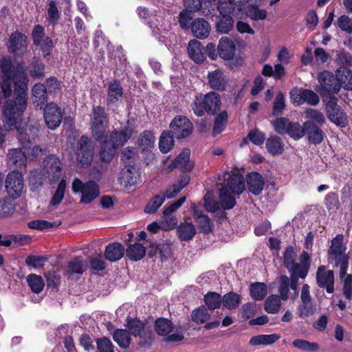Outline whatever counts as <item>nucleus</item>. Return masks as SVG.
<instances>
[{
    "label": "nucleus",
    "instance_id": "de8ad7c7",
    "mask_svg": "<svg viewBox=\"0 0 352 352\" xmlns=\"http://www.w3.org/2000/svg\"><path fill=\"white\" fill-rule=\"evenodd\" d=\"M223 307L230 309H236L241 302V296L237 293L231 291L222 296Z\"/></svg>",
    "mask_w": 352,
    "mask_h": 352
},
{
    "label": "nucleus",
    "instance_id": "9b49d317",
    "mask_svg": "<svg viewBox=\"0 0 352 352\" xmlns=\"http://www.w3.org/2000/svg\"><path fill=\"white\" fill-rule=\"evenodd\" d=\"M6 190L12 199L19 198L23 189V177L18 170L9 173L5 181Z\"/></svg>",
    "mask_w": 352,
    "mask_h": 352
},
{
    "label": "nucleus",
    "instance_id": "5fc2aeb1",
    "mask_svg": "<svg viewBox=\"0 0 352 352\" xmlns=\"http://www.w3.org/2000/svg\"><path fill=\"white\" fill-rule=\"evenodd\" d=\"M280 296L275 294L269 296L265 302L264 309L268 314L278 312L281 306Z\"/></svg>",
    "mask_w": 352,
    "mask_h": 352
},
{
    "label": "nucleus",
    "instance_id": "393cba45",
    "mask_svg": "<svg viewBox=\"0 0 352 352\" xmlns=\"http://www.w3.org/2000/svg\"><path fill=\"white\" fill-rule=\"evenodd\" d=\"M7 161L9 166L21 170L26 167L27 157L21 148H14L9 150Z\"/></svg>",
    "mask_w": 352,
    "mask_h": 352
},
{
    "label": "nucleus",
    "instance_id": "cd10ccee",
    "mask_svg": "<svg viewBox=\"0 0 352 352\" xmlns=\"http://www.w3.org/2000/svg\"><path fill=\"white\" fill-rule=\"evenodd\" d=\"M234 20L232 16H217L216 32L219 34H228L234 29Z\"/></svg>",
    "mask_w": 352,
    "mask_h": 352
},
{
    "label": "nucleus",
    "instance_id": "9d476101",
    "mask_svg": "<svg viewBox=\"0 0 352 352\" xmlns=\"http://www.w3.org/2000/svg\"><path fill=\"white\" fill-rule=\"evenodd\" d=\"M43 175L50 182H57L62 175V162L58 157L50 155L43 160Z\"/></svg>",
    "mask_w": 352,
    "mask_h": 352
},
{
    "label": "nucleus",
    "instance_id": "c9c22d12",
    "mask_svg": "<svg viewBox=\"0 0 352 352\" xmlns=\"http://www.w3.org/2000/svg\"><path fill=\"white\" fill-rule=\"evenodd\" d=\"M177 232L180 241H188L196 234V229L192 223L184 222L179 224Z\"/></svg>",
    "mask_w": 352,
    "mask_h": 352
},
{
    "label": "nucleus",
    "instance_id": "0e129e2a",
    "mask_svg": "<svg viewBox=\"0 0 352 352\" xmlns=\"http://www.w3.org/2000/svg\"><path fill=\"white\" fill-rule=\"evenodd\" d=\"M286 134L294 140H298L305 135L304 125L302 126L298 122H290Z\"/></svg>",
    "mask_w": 352,
    "mask_h": 352
},
{
    "label": "nucleus",
    "instance_id": "f257e3e1",
    "mask_svg": "<svg viewBox=\"0 0 352 352\" xmlns=\"http://www.w3.org/2000/svg\"><path fill=\"white\" fill-rule=\"evenodd\" d=\"M109 119L104 107H94L90 119V129L92 138L100 143L99 158L104 163L111 162L118 148L122 147L133 133V129L129 124L119 129H113L108 134Z\"/></svg>",
    "mask_w": 352,
    "mask_h": 352
},
{
    "label": "nucleus",
    "instance_id": "c03bdc74",
    "mask_svg": "<svg viewBox=\"0 0 352 352\" xmlns=\"http://www.w3.org/2000/svg\"><path fill=\"white\" fill-rule=\"evenodd\" d=\"M113 339L122 349L128 348L131 341L129 331L122 329H117L114 331Z\"/></svg>",
    "mask_w": 352,
    "mask_h": 352
},
{
    "label": "nucleus",
    "instance_id": "6e6d98bb",
    "mask_svg": "<svg viewBox=\"0 0 352 352\" xmlns=\"http://www.w3.org/2000/svg\"><path fill=\"white\" fill-rule=\"evenodd\" d=\"M27 282L32 292L40 294L44 289L45 283L43 278L35 274H30L27 277Z\"/></svg>",
    "mask_w": 352,
    "mask_h": 352
},
{
    "label": "nucleus",
    "instance_id": "a211bd4d",
    "mask_svg": "<svg viewBox=\"0 0 352 352\" xmlns=\"http://www.w3.org/2000/svg\"><path fill=\"white\" fill-rule=\"evenodd\" d=\"M155 136L151 131L145 130L140 135L138 140V145L143 153L147 155L146 157V164L148 165L151 160L153 158L152 149L154 148Z\"/></svg>",
    "mask_w": 352,
    "mask_h": 352
},
{
    "label": "nucleus",
    "instance_id": "4468645a",
    "mask_svg": "<svg viewBox=\"0 0 352 352\" xmlns=\"http://www.w3.org/2000/svg\"><path fill=\"white\" fill-rule=\"evenodd\" d=\"M316 280L317 285L325 289L328 294H333L335 291V275L331 270H327L326 265H320L316 271Z\"/></svg>",
    "mask_w": 352,
    "mask_h": 352
},
{
    "label": "nucleus",
    "instance_id": "7ed1b4c3",
    "mask_svg": "<svg viewBox=\"0 0 352 352\" xmlns=\"http://www.w3.org/2000/svg\"><path fill=\"white\" fill-rule=\"evenodd\" d=\"M26 108L27 107L20 110L16 105L12 109V113L9 116L6 113V107H3V123L6 130H16L18 139L22 146L25 149H30L38 136V129L32 125L26 124L25 126H22L23 114Z\"/></svg>",
    "mask_w": 352,
    "mask_h": 352
},
{
    "label": "nucleus",
    "instance_id": "b1692460",
    "mask_svg": "<svg viewBox=\"0 0 352 352\" xmlns=\"http://www.w3.org/2000/svg\"><path fill=\"white\" fill-rule=\"evenodd\" d=\"M33 104L36 109H43L47 101L46 86L41 82H36L32 89Z\"/></svg>",
    "mask_w": 352,
    "mask_h": 352
},
{
    "label": "nucleus",
    "instance_id": "09e8293b",
    "mask_svg": "<svg viewBox=\"0 0 352 352\" xmlns=\"http://www.w3.org/2000/svg\"><path fill=\"white\" fill-rule=\"evenodd\" d=\"M194 14L192 10L188 9H183L179 12L178 15V23L179 27L185 30L189 31L192 25Z\"/></svg>",
    "mask_w": 352,
    "mask_h": 352
},
{
    "label": "nucleus",
    "instance_id": "f8f14e48",
    "mask_svg": "<svg viewBox=\"0 0 352 352\" xmlns=\"http://www.w3.org/2000/svg\"><path fill=\"white\" fill-rule=\"evenodd\" d=\"M170 131L178 139L188 138L193 131L192 122L186 116H177L170 124Z\"/></svg>",
    "mask_w": 352,
    "mask_h": 352
},
{
    "label": "nucleus",
    "instance_id": "0eeeda50",
    "mask_svg": "<svg viewBox=\"0 0 352 352\" xmlns=\"http://www.w3.org/2000/svg\"><path fill=\"white\" fill-rule=\"evenodd\" d=\"M28 36L18 30L11 33L6 43L8 52L15 58H22L28 52Z\"/></svg>",
    "mask_w": 352,
    "mask_h": 352
},
{
    "label": "nucleus",
    "instance_id": "412c9836",
    "mask_svg": "<svg viewBox=\"0 0 352 352\" xmlns=\"http://www.w3.org/2000/svg\"><path fill=\"white\" fill-rule=\"evenodd\" d=\"M219 56L224 60H232L236 52V45L233 41L227 37L222 36L218 43Z\"/></svg>",
    "mask_w": 352,
    "mask_h": 352
},
{
    "label": "nucleus",
    "instance_id": "58836bf2",
    "mask_svg": "<svg viewBox=\"0 0 352 352\" xmlns=\"http://www.w3.org/2000/svg\"><path fill=\"white\" fill-rule=\"evenodd\" d=\"M174 326L171 320L165 318H158L154 322V329L157 335L166 336L173 330Z\"/></svg>",
    "mask_w": 352,
    "mask_h": 352
},
{
    "label": "nucleus",
    "instance_id": "f704fd0d",
    "mask_svg": "<svg viewBox=\"0 0 352 352\" xmlns=\"http://www.w3.org/2000/svg\"><path fill=\"white\" fill-rule=\"evenodd\" d=\"M341 201L352 221V183H346L341 189Z\"/></svg>",
    "mask_w": 352,
    "mask_h": 352
},
{
    "label": "nucleus",
    "instance_id": "e2e57ef3",
    "mask_svg": "<svg viewBox=\"0 0 352 352\" xmlns=\"http://www.w3.org/2000/svg\"><path fill=\"white\" fill-rule=\"evenodd\" d=\"M286 107L285 96L283 92H278L273 102L272 115L274 116H280L283 114Z\"/></svg>",
    "mask_w": 352,
    "mask_h": 352
},
{
    "label": "nucleus",
    "instance_id": "6ab92c4d",
    "mask_svg": "<svg viewBox=\"0 0 352 352\" xmlns=\"http://www.w3.org/2000/svg\"><path fill=\"white\" fill-rule=\"evenodd\" d=\"M123 96V88L119 80H113L109 84L107 89V105L109 108L118 106V102Z\"/></svg>",
    "mask_w": 352,
    "mask_h": 352
},
{
    "label": "nucleus",
    "instance_id": "13d9d810",
    "mask_svg": "<svg viewBox=\"0 0 352 352\" xmlns=\"http://www.w3.org/2000/svg\"><path fill=\"white\" fill-rule=\"evenodd\" d=\"M61 224V221L50 222L46 220H33L28 223V227L30 229L44 230L54 228H58Z\"/></svg>",
    "mask_w": 352,
    "mask_h": 352
},
{
    "label": "nucleus",
    "instance_id": "37998d69",
    "mask_svg": "<svg viewBox=\"0 0 352 352\" xmlns=\"http://www.w3.org/2000/svg\"><path fill=\"white\" fill-rule=\"evenodd\" d=\"M222 296L215 292H208L204 296L206 307L211 311L220 308L222 305Z\"/></svg>",
    "mask_w": 352,
    "mask_h": 352
},
{
    "label": "nucleus",
    "instance_id": "2eb2a0df",
    "mask_svg": "<svg viewBox=\"0 0 352 352\" xmlns=\"http://www.w3.org/2000/svg\"><path fill=\"white\" fill-rule=\"evenodd\" d=\"M120 184L126 189L136 186L141 182V173L138 166H125L120 172Z\"/></svg>",
    "mask_w": 352,
    "mask_h": 352
},
{
    "label": "nucleus",
    "instance_id": "c85d7f7f",
    "mask_svg": "<svg viewBox=\"0 0 352 352\" xmlns=\"http://www.w3.org/2000/svg\"><path fill=\"white\" fill-rule=\"evenodd\" d=\"M344 235L338 234L331 241V245L327 250V256H339L345 254L347 247L344 241Z\"/></svg>",
    "mask_w": 352,
    "mask_h": 352
},
{
    "label": "nucleus",
    "instance_id": "aec40b11",
    "mask_svg": "<svg viewBox=\"0 0 352 352\" xmlns=\"http://www.w3.org/2000/svg\"><path fill=\"white\" fill-rule=\"evenodd\" d=\"M305 135L308 141L315 145L320 144L324 140L322 130L314 122L305 121L304 122Z\"/></svg>",
    "mask_w": 352,
    "mask_h": 352
},
{
    "label": "nucleus",
    "instance_id": "4be33fe9",
    "mask_svg": "<svg viewBox=\"0 0 352 352\" xmlns=\"http://www.w3.org/2000/svg\"><path fill=\"white\" fill-rule=\"evenodd\" d=\"M190 30L194 37L205 39L210 35L211 26L209 22L204 18H196L193 20Z\"/></svg>",
    "mask_w": 352,
    "mask_h": 352
},
{
    "label": "nucleus",
    "instance_id": "052dcab7",
    "mask_svg": "<svg viewBox=\"0 0 352 352\" xmlns=\"http://www.w3.org/2000/svg\"><path fill=\"white\" fill-rule=\"evenodd\" d=\"M310 263H296L287 268L290 272V276H294L296 278L304 279L307 276L309 270Z\"/></svg>",
    "mask_w": 352,
    "mask_h": 352
},
{
    "label": "nucleus",
    "instance_id": "6e6552de",
    "mask_svg": "<svg viewBox=\"0 0 352 352\" xmlns=\"http://www.w3.org/2000/svg\"><path fill=\"white\" fill-rule=\"evenodd\" d=\"M72 191L75 194L81 193L80 202L85 204H90L100 195L99 186L96 182L90 180L84 183L78 178L72 182Z\"/></svg>",
    "mask_w": 352,
    "mask_h": 352
},
{
    "label": "nucleus",
    "instance_id": "a18cd8bd",
    "mask_svg": "<svg viewBox=\"0 0 352 352\" xmlns=\"http://www.w3.org/2000/svg\"><path fill=\"white\" fill-rule=\"evenodd\" d=\"M138 153L137 148L133 146L126 147L121 153V161L125 166L131 165L138 166Z\"/></svg>",
    "mask_w": 352,
    "mask_h": 352
},
{
    "label": "nucleus",
    "instance_id": "69168bd1",
    "mask_svg": "<svg viewBox=\"0 0 352 352\" xmlns=\"http://www.w3.org/2000/svg\"><path fill=\"white\" fill-rule=\"evenodd\" d=\"M278 293L282 300H287L289 298V278L287 275H280L278 281Z\"/></svg>",
    "mask_w": 352,
    "mask_h": 352
},
{
    "label": "nucleus",
    "instance_id": "473e14b6",
    "mask_svg": "<svg viewBox=\"0 0 352 352\" xmlns=\"http://www.w3.org/2000/svg\"><path fill=\"white\" fill-rule=\"evenodd\" d=\"M45 65L38 57L34 56L28 66L30 76L34 79H41L44 76Z\"/></svg>",
    "mask_w": 352,
    "mask_h": 352
},
{
    "label": "nucleus",
    "instance_id": "8fccbe9b",
    "mask_svg": "<svg viewBox=\"0 0 352 352\" xmlns=\"http://www.w3.org/2000/svg\"><path fill=\"white\" fill-rule=\"evenodd\" d=\"M164 202V196L163 195L162 192H160L151 198L145 206L144 211L147 214H154L157 211Z\"/></svg>",
    "mask_w": 352,
    "mask_h": 352
},
{
    "label": "nucleus",
    "instance_id": "4d7b16f0",
    "mask_svg": "<svg viewBox=\"0 0 352 352\" xmlns=\"http://www.w3.org/2000/svg\"><path fill=\"white\" fill-rule=\"evenodd\" d=\"M236 5L232 0H218L217 8L219 12V16H232Z\"/></svg>",
    "mask_w": 352,
    "mask_h": 352
},
{
    "label": "nucleus",
    "instance_id": "39448f33",
    "mask_svg": "<svg viewBox=\"0 0 352 352\" xmlns=\"http://www.w3.org/2000/svg\"><path fill=\"white\" fill-rule=\"evenodd\" d=\"M126 327L131 335L139 337V345L142 348L148 349L151 346L155 338L151 326H148L138 318L128 317Z\"/></svg>",
    "mask_w": 352,
    "mask_h": 352
},
{
    "label": "nucleus",
    "instance_id": "a19ab883",
    "mask_svg": "<svg viewBox=\"0 0 352 352\" xmlns=\"http://www.w3.org/2000/svg\"><path fill=\"white\" fill-rule=\"evenodd\" d=\"M87 267L86 262L82 256H75L68 262L67 274L69 276L74 274H82Z\"/></svg>",
    "mask_w": 352,
    "mask_h": 352
},
{
    "label": "nucleus",
    "instance_id": "ddd939ff",
    "mask_svg": "<svg viewBox=\"0 0 352 352\" xmlns=\"http://www.w3.org/2000/svg\"><path fill=\"white\" fill-rule=\"evenodd\" d=\"M326 113L328 118L337 126L341 127L346 124V115L345 112L338 104V99L336 96H332L327 102Z\"/></svg>",
    "mask_w": 352,
    "mask_h": 352
},
{
    "label": "nucleus",
    "instance_id": "423d86ee",
    "mask_svg": "<svg viewBox=\"0 0 352 352\" xmlns=\"http://www.w3.org/2000/svg\"><path fill=\"white\" fill-rule=\"evenodd\" d=\"M318 80L320 83V87L318 91L321 95L323 101L326 100V98L330 99L331 97L335 96L340 90V85L339 84L336 76L331 72L324 70L318 75Z\"/></svg>",
    "mask_w": 352,
    "mask_h": 352
},
{
    "label": "nucleus",
    "instance_id": "bf43d9fd",
    "mask_svg": "<svg viewBox=\"0 0 352 352\" xmlns=\"http://www.w3.org/2000/svg\"><path fill=\"white\" fill-rule=\"evenodd\" d=\"M245 14L254 21L264 20L267 17L265 10L259 9L256 5H248L245 8Z\"/></svg>",
    "mask_w": 352,
    "mask_h": 352
},
{
    "label": "nucleus",
    "instance_id": "4c0bfd02",
    "mask_svg": "<svg viewBox=\"0 0 352 352\" xmlns=\"http://www.w3.org/2000/svg\"><path fill=\"white\" fill-rule=\"evenodd\" d=\"M280 338V336L277 333L261 334L252 337L249 341V344L251 346L271 345Z\"/></svg>",
    "mask_w": 352,
    "mask_h": 352
},
{
    "label": "nucleus",
    "instance_id": "f03ea898",
    "mask_svg": "<svg viewBox=\"0 0 352 352\" xmlns=\"http://www.w3.org/2000/svg\"><path fill=\"white\" fill-rule=\"evenodd\" d=\"M0 70L1 78H14V89L13 99H8L4 104L6 113L9 116L12 109L19 107L21 110L28 106V89L29 78L28 74L23 69L20 63L16 66L10 56H3L0 60Z\"/></svg>",
    "mask_w": 352,
    "mask_h": 352
},
{
    "label": "nucleus",
    "instance_id": "338daca9",
    "mask_svg": "<svg viewBox=\"0 0 352 352\" xmlns=\"http://www.w3.org/2000/svg\"><path fill=\"white\" fill-rule=\"evenodd\" d=\"M200 232L204 234H208L212 232L214 227L213 223L208 215L204 214L198 217L195 220Z\"/></svg>",
    "mask_w": 352,
    "mask_h": 352
},
{
    "label": "nucleus",
    "instance_id": "1a4fd4ad",
    "mask_svg": "<svg viewBox=\"0 0 352 352\" xmlns=\"http://www.w3.org/2000/svg\"><path fill=\"white\" fill-rule=\"evenodd\" d=\"M94 148L91 145V139L82 135L76 142V160L82 167H87L94 160Z\"/></svg>",
    "mask_w": 352,
    "mask_h": 352
},
{
    "label": "nucleus",
    "instance_id": "49530a36",
    "mask_svg": "<svg viewBox=\"0 0 352 352\" xmlns=\"http://www.w3.org/2000/svg\"><path fill=\"white\" fill-rule=\"evenodd\" d=\"M267 294V285L264 283L256 282L250 286V294L252 299L258 301L265 298Z\"/></svg>",
    "mask_w": 352,
    "mask_h": 352
},
{
    "label": "nucleus",
    "instance_id": "dca6fc26",
    "mask_svg": "<svg viewBox=\"0 0 352 352\" xmlns=\"http://www.w3.org/2000/svg\"><path fill=\"white\" fill-rule=\"evenodd\" d=\"M62 113L58 106L51 102L47 104L44 109V119L47 126L54 130L58 127L62 122Z\"/></svg>",
    "mask_w": 352,
    "mask_h": 352
},
{
    "label": "nucleus",
    "instance_id": "680f3d73",
    "mask_svg": "<svg viewBox=\"0 0 352 352\" xmlns=\"http://www.w3.org/2000/svg\"><path fill=\"white\" fill-rule=\"evenodd\" d=\"M208 309L201 305L194 309L191 314L192 320L197 324H203L210 318Z\"/></svg>",
    "mask_w": 352,
    "mask_h": 352
},
{
    "label": "nucleus",
    "instance_id": "864d4df0",
    "mask_svg": "<svg viewBox=\"0 0 352 352\" xmlns=\"http://www.w3.org/2000/svg\"><path fill=\"white\" fill-rule=\"evenodd\" d=\"M335 63L338 67L352 69V56L344 50L337 51L335 56Z\"/></svg>",
    "mask_w": 352,
    "mask_h": 352
},
{
    "label": "nucleus",
    "instance_id": "603ef678",
    "mask_svg": "<svg viewBox=\"0 0 352 352\" xmlns=\"http://www.w3.org/2000/svg\"><path fill=\"white\" fill-rule=\"evenodd\" d=\"M228 112L225 110L217 114V116L214 118V125L212 128V135L214 137L220 134L225 129L228 121Z\"/></svg>",
    "mask_w": 352,
    "mask_h": 352
},
{
    "label": "nucleus",
    "instance_id": "ea45409f",
    "mask_svg": "<svg viewBox=\"0 0 352 352\" xmlns=\"http://www.w3.org/2000/svg\"><path fill=\"white\" fill-rule=\"evenodd\" d=\"M175 135L170 131H164L160 138L159 148L162 153H168L174 146Z\"/></svg>",
    "mask_w": 352,
    "mask_h": 352
},
{
    "label": "nucleus",
    "instance_id": "e433bc0d",
    "mask_svg": "<svg viewBox=\"0 0 352 352\" xmlns=\"http://www.w3.org/2000/svg\"><path fill=\"white\" fill-rule=\"evenodd\" d=\"M220 204L223 210H230L234 207L236 204L234 197L229 190L227 186H223L219 189V195Z\"/></svg>",
    "mask_w": 352,
    "mask_h": 352
},
{
    "label": "nucleus",
    "instance_id": "20e7f679",
    "mask_svg": "<svg viewBox=\"0 0 352 352\" xmlns=\"http://www.w3.org/2000/svg\"><path fill=\"white\" fill-rule=\"evenodd\" d=\"M221 104L219 94L214 91H210L206 94L200 93L195 96L190 107L195 116L202 117L205 114L217 115L220 111Z\"/></svg>",
    "mask_w": 352,
    "mask_h": 352
},
{
    "label": "nucleus",
    "instance_id": "a878e982",
    "mask_svg": "<svg viewBox=\"0 0 352 352\" xmlns=\"http://www.w3.org/2000/svg\"><path fill=\"white\" fill-rule=\"evenodd\" d=\"M190 58L197 63H201L206 60L204 47L197 40H191L188 46Z\"/></svg>",
    "mask_w": 352,
    "mask_h": 352
},
{
    "label": "nucleus",
    "instance_id": "3c124183",
    "mask_svg": "<svg viewBox=\"0 0 352 352\" xmlns=\"http://www.w3.org/2000/svg\"><path fill=\"white\" fill-rule=\"evenodd\" d=\"M324 204L329 212H336L340 206L338 194L336 192H328L325 195Z\"/></svg>",
    "mask_w": 352,
    "mask_h": 352
},
{
    "label": "nucleus",
    "instance_id": "79ce46f5",
    "mask_svg": "<svg viewBox=\"0 0 352 352\" xmlns=\"http://www.w3.org/2000/svg\"><path fill=\"white\" fill-rule=\"evenodd\" d=\"M145 254V247L139 243L130 245L126 250V255L131 261H140L144 257Z\"/></svg>",
    "mask_w": 352,
    "mask_h": 352
},
{
    "label": "nucleus",
    "instance_id": "f3484780",
    "mask_svg": "<svg viewBox=\"0 0 352 352\" xmlns=\"http://www.w3.org/2000/svg\"><path fill=\"white\" fill-rule=\"evenodd\" d=\"M246 183L250 193L254 196L261 195L265 182L263 175L256 171H252L246 175Z\"/></svg>",
    "mask_w": 352,
    "mask_h": 352
},
{
    "label": "nucleus",
    "instance_id": "2f4dec72",
    "mask_svg": "<svg viewBox=\"0 0 352 352\" xmlns=\"http://www.w3.org/2000/svg\"><path fill=\"white\" fill-rule=\"evenodd\" d=\"M208 78V84L212 89L221 91L226 89L227 82L223 73L221 70L216 69L212 72H209Z\"/></svg>",
    "mask_w": 352,
    "mask_h": 352
},
{
    "label": "nucleus",
    "instance_id": "774afa93",
    "mask_svg": "<svg viewBox=\"0 0 352 352\" xmlns=\"http://www.w3.org/2000/svg\"><path fill=\"white\" fill-rule=\"evenodd\" d=\"M293 346L300 350L306 352H314L319 349V345L316 342H310L305 340L296 339L292 342Z\"/></svg>",
    "mask_w": 352,
    "mask_h": 352
},
{
    "label": "nucleus",
    "instance_id": "bb28decb",
    "mask_svg": "<svg viewBox=\"0 0 352 352\" xmlns=\"http://www.w3.org/2000/svg\"><path fill=\"white\" fill-rule=\"evenodd\" d=\"M349 265L346 267H340L339 276L343 280L342 294L344 297L348 301L352 300V274H347Z\"/></svg>",
    "mask_w": 352,
    "mask_h": 352
},
{
    "label": "nucleus",
    "instance_id": "c756f323",
    "mask_svg": "<svg viewBox=\"0 0 352 352\" xmlns=\"http://www.w3.org/2000/svg\"><path fill=\"white\" fill-rule=\"evenodd\" d=\"M227 186L232 194L239 195L245 188V179L241 174H233L228 177Z\"/></svg>",
    "mask_w": 352,
    "mask_h": 352
},
{
    "label": "nucleus",
    "instance_id": "5701e85b",
    "mask_svg": "<svg viewBox=\"0 0 352 352\" xmlns=\"http://www.w3.org/2000/svg\"><path fill=\"white\" fill-rule=\"evenodd\" d=\"M126 252L124 246L119 242L109 243L104 250V258L110 262L120 261Z\"/></svg>",
    "mask_w": 352,
    "mask_h": 352
},
{
    "label": "nucleus",
    "instance_id": "7c9ffc66",
    "mask_svg": "<svg viewBox=\"0 0 352 352\" xmlns=\"http://www.w3.org/2000/svg\"><path fill=\"white\" fill-rule=\"evenodd\" d=\"M336 76L340 85L345 90L352 91V69L338 67L336 70Z\"/></svg>",
    "mask_w": 352,
    "mask_h": 352
},
{
    "label": "nucleus",
    "instance_id": "72a5a7b5",
    "mask_svg": "<svg viewBox=\"0 0 352 352\" xmlns=\"http://www.w3.org/2000/svg\"><path fill=\"white\" fill-rule=\"evenodd\" d=\"M284 146L282 139L277 135H271L266 140V148L273 156L282 154L284 151Z\"/></svg>",
    "mask_w": 352,
    "mask_h": 352
}]
</instances>
